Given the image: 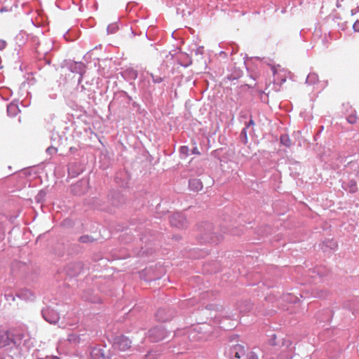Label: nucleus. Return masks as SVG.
<instances>
[{"mask_svg":"<svg viewBox=\"0 0 359 359\" xmlns=\"http://www.w3.org/2000/svg\"><path fill=\"white\" fill-rule=\"evenodd\" d=\"M132 101V97L125 91L121 90L114 93L113 100L109 104V109L115 108L118 106L126 107Z\"/></svg>","mask_w":359,"mask_h":359,"instance_id":"f257e3e1","label":"nucleus"},{"mask_svg":"<svg viewBox=\"0 0 359 359\" xmlns=\"http://www.w3.org/2000/svg\"><path fill=\"white\" fill-rule=\"evenodd\" d=\"M112 346L115 350L126 351L130 348L131 340L124 335L116 336L112 339Z\"/></svg>","mask_w":359,"mask_h":359,"instance_id":"f03ea898","label":"nucleus"},{"mask_svg":"<svg viewBox=\"0 0 359 359\" xmlns=\"http://www.w3.org/2000/svg\"><path fill=\"white\" fill-rule=\"evenodd\" d=\"M168 335V332L162 325L156 326L148 332V338L151 342H158L163 340Z\"/></svg>","mask_w":359,"mask_h":359,"instance_id":"7ed1b4c3","label":"nucleus"},{"mask_svg":"<svg viewBox=\"0 0 359 359\" xmlns=\"http://www.w3.org/2000/svg\"><path fill=\"white\" fill-rule=\"evenodd\" d=\"M41 315L43 319L50 324L57 323L60 319L59 313L50 307L42 309Z\"/></svg>","mask_w":359,"mask_h":359,"instance_id":"20e7f679","label":"nucleus"},{"mask_svg":"<svg viewBox=\"0 0 359 359\" xmlns=\"http://www.w3.org/2000/svg\"><path fill=\"white\" fill-rule=\"evenodd\" d=\"M170 222L173 226L184 228L187 226V221L182 212H175L170 217Z\"/></svg>","mask_w":359,"mask_h":359,"instance_id":"39448f33","label":"nucleus"},{"mask_svg":"<svg viewBox=\"0 0 359 359\" xmlns=\"http://www.w3.org/2000/svg\"><path fill=\"white\" fill-rule=\"evenodd\" d=\"M86 65L82 62H71L68 65V69L73 73H76L79 74V78L78 79L79 82H81L83 78V74L86 72Z\"/></svg>","mask_w":359,"mask_h":359,"instance_id":"423d86ee","label":"nucleus"},{"mask_svg":"<svg viewBox=\"0 0 359 359\" xmlns=\"http://www.w3.org/2000/svg\"><path fill=\"white\" fill-rule=\"evenodd\" d=\"M228 354L231 359H240L245 354L244 346L241 344L233 345L229 348Z\"/></svg>","mask_w":359,"mask_h":359,"instance_id":"0eeeda50","label":"nucleus"},{"mask_svg":"<svg viewBox=\"0 0 359 359\" xmlns=\"http://www.w3.org/2000/svg\"><path fill=\"white\" fill-rule=\"evenodd\" d=\"M83 265L81 262L71 263L67 266V273L70 276L79 275L83 270Z\"/></svg>","mask_w":359,"mask_h":359,"instance_id":"6e6552de","label":"nucleus"},{"mask_svg":"<svg viewBox=\"0 0 359 359\" xmlns=\"http://www.w3.org/2000/svg\"><path fill=\"white\" fill-rule=\"evenodd\" d=\"M341 187L345 191H348L351 194L356 193L358 190L357 182L354 180H350L347 182L343 181L341 183Z\"/></svg>","mask_w":359,"mask_h":359,"instance_id":"1a4fd4ad","label":"nucleus"},{"mask_svg":"<svg viewBox=\"0 0 359 359\" xmlns=\"http://www.w3.org/2000/svg\"><path fill=\"white\" fill-rule=\"evenodd\" d=\"M92 359H106L105 352L103 348L95 347L90 351Z\"/></svg>","mask_w":359,"mask_h":359,"instance_id":"9d476101","label":"nucleus"},{"mask_svg":"<svg viewBox=\"0 0 359 359\" xmlns=\"http://www.w3.org/2000/svg\"><path fill=\"white\" fill-rule=\"evenodd\" d=\"M16 295L23 300H32L34 299V294L27 289L20 290Z\"/></svg>","mask_w":359,"mask_h":359,"instance_id":"9b49d317","label":"nucleus"},{"mask_svg":"<svg viewBox=\"0 0 359 359\" xmlns=\"http://www.w3.org/2000/svg\"><path fill=\"white\" fill-rule=\"evenodd\" d=\"M189 187L191 190L194 191H198L202 189L203 184L198 179H191L189 181Z\"/></svg>","mask_w":359,"mask_h":359,"instance_id":"f8f14e48","label":"nucleus"},{"mask_svg":"<svg viewBox=\"0 0 359 359\" xmlns=\"http://www.w3.org/2000/svg\"><path fill=\"white\" fill-rule=\"evenodd\" d=\"M19 111L18 106L15 103H10L7 106V113L10 116H15L18 114Z\"/></svg>","mask_w":359,"mask_h":359,"instance_id":"ddd939ff","label":"nucleus"},{"mask_svg":"<svg viewBox=\"0 0 359 359\" xmlns=\"http://www.w3.org/2000/svg\"><path fill=\"white\" fill-rule=\"evenodd\" d=\"M318 82V76L314 72H311L308 74L306 83L309 85H313Z\"/></svg>","mask_w":359,"mask_h":359,"instance_id":"4468645a","label":"nucleus"},{"mask_svg":"<svg viewBox=\"0 0 359 359\" xmlns=\"http://www.w3.org/2000/svg\"><path fill=\"white\" fill-rule=\"evenodd\" d=\"M156 318L160 321H168L170 319V316H168L165 315V309H160L156 313Z\"/></svg>","mask_w":359,"mask_h":359,"instance_id":"2eb2a0df","label":"nucleus"},{"mask_svg":"<svg viewBox=\"0 0 359 359\" xmlns=\"http://www.w3.org/2000/svg\"><path fill=\"white\" fill-rule=\"evenodd\" d=\"M252 305L250 302H245L238 306V310L241 313H247L252 309Z\"/></svg>","mask_w":359,"mask_h":359,"instance_id":"dca6fc26","label":"nucleus"},{"mask_svg":"<svg viewBox=\"0 0 359 359\" xmlns=\"http://www.w3.org/2000/svg\"><path fill=\"white\" fill-rule=\"evenodd\" d=\"M280 142L283 145L287 147H290L291 146V140L287 134H283L280 135Z\"/></svg>","mask_w":359,"mask_h":359,"instance_id":"f3484780","label":"nucleus"},{"mask_svg":"<svg viewBox=\"0 0 359 359\" xmlns=\"http://www.w3.org/2000/svg\"><path fill=\"white\" fill-rule=\"evenodd\" d=\"M189 148L187 146H181L179 151L181 158H186L189 155Z\"/></svg>","mask_w":359,"mask_h":359,"instance_id":"a211bd4d","label":"nucleus"},{"mask_svg":"<svg viewBox=\"0 0 359 359\" xmlns=\"http://www.w3.org/2000/svg\"><path fill=\"white\" fill-rule=\"evenodd\" d=\"M328 269L322 267H316L313 270V273H316L320 277L326 276L328 273Z\"/></svg>","mask_w":359,"mask_h":359,"instance_id":"6ab92c4d","label":"nucleus"},{"mask_svg":"<svg viewBox=\"0 0 359 359\" xmlns=\"http://www.w3.org/2000/svg\"><path fill=\"white\" fill-rule=\"evenodd\" d=\"M119 27L117 22L111 23L108 25L107 31L109 34L116 33L118 30Z\"/></svg>","mask_w":359,"mask_h":359,"instance_id":"aec40b11","label":"nucleus"},{"mask_svg":"<svg viewBox=\"0 0 359 359\" xmlns=\"http://www.w3.org/2000/svg\"><path fill=\"white\" fill-rule=\"evenodd\" d=\"M239 140L243 144H246L248 142L247 130L242 129L239 135Z\"/></svg>","mask_w":359,"mask_h":359,"instance_id":"412c9836","label":"nucleus"},{"mask_svg":"<svg viewBox=\"0 0 359 359\" xmlns=\"http://www.w3.org/2000/svg\"><path fill=\"white\" fill-rule=\"evenodd\" d=\"M67 339L70 343L74 344L79 343L81 340L80 337L75 333L68 334Z\"/></svg>","mask_w":359,"mask_h":359,"instance_id":"4be33fe9","label":"nucleus"},{"mask_svg":"<svg viewBox=\"0 0 359 359\" xmlns=\"http://www.w3.org/2000/svg\"><path fill=\"white\" fill-rule=\"evenodd\" d=\"M79 241L83 243H88L93 242L95 239L89 235H83L80 236Z\"/></svg>","mask_w":359,"mask_h":359,"instance_id":"5701e85b","label":"nucleus"},{"mask_svg":"<svg viewBox=\"0 0 359 359\" xmlns=\"http://www.w3.org/2000/svg\"><path fill=\"white\" fill-rule=\"evenodd\" d=\"M150 76L151 77L152 81L154 83H160L163 82L164 80V77L155 75L153 73H150Z\"/></svg>","mask_w":359,"mask_h":359,"instance_id":"b1692460","label":"nucleus"},{"mask_svg":"<svg viewBox=\"0 0 359 359\" xmlns=\"http://www.w3.org/2000/svg\"><path fill=\"white\" fill-rule=\"evenodd\" d=\"M149 81L147 80L145 78L141 79L140 86L144 90H148V87L149 86Z\"/></svg>","mask_w":359,"mask_h":359,"instance_id":"393cba45","label":"nucleus"},{"mask_svg":"<svg viewBox=\"0 0 359 359\" xmlns=\"http://www.w3.org/2000/svg\"><path fill=\"white\" fill-rule=\"evenodd\" d=\"M324 245L334 250L337 247V243L333 240H329L324 243Z\"/></svg>","mask_w":359,"mask_h":359,"instance_id":"a878e982","label":"nucleus"},{"mask_svg":"<svg viewBox=\"0 0 359 359\" xmlns=\"http://www.w3.org/2000/svg\"><path fill=\"white\" fill-rule=\"evenodd\" d=\"M4 297L6 301L8 302H14L15 301V296L11 292H5Z\"/></svg>","mask_w":359,"mask_h":359,"instance_id":"bb28decb","label":"nucleus"},{"mask_svg":"<svg viewBox=\"0 0 359 359\" xmlns=\"http://www.w3.org/2000/svg\"><path fill=\"white\" fill-rule=\"evenodd\" d=\"M57 149L56 147H49L46 149V153L49 155H53L56 154Z\"/></svg>","mask_w":359,"mask_h":359,"instance_id":"cd10ccee","label":"nucleus"},{"mask_svg":"<svg viewBox=\"0 0 359 359\" xmlns=\"http://www.w3.org/2000/svg\"><path fill=\"white\" fill-rule=\"evenodd\" d=\"M324 313L326 314V317L325 318H320V320L321 321H326V320H329L330 318V316H331V311L329 310V309H325L324 311Z\"/></svg>","mask_w":359,"mask_h":359,"instance_id":"c85d7f7f","label":"nucleus"},{"mask_svg":"<svg viewBox=\"0 0 359 359\" xmlns=\"http://www.w3.org/2000/svg\"><path fill=\"white\" fill-rule=\"evenodd\" d=\"M255 125V121H253V119L251 118L249 121L248 122H245V127L243 128L245 130H248V128L250 126H253Z\"/></svg>","mask_w":359,"mask_h":359,"instance_id":"c756f323","label":"nucleus"},{"mask_svg":"<svg viewBox=\"0 0 359 359\" xmlns=\"http://www.w3.org/2000/svg\"><path fill=\"white\" fill-rule=\"evenodd\" d=\"M346 119L347 121L351 124H353L356 122V117L354 115L348 116Z\"/></svg>","mask_w":359,"mask_h":359,"instance_id":"7c9ffc66","label":"nucleus"},{"mask_svg":"<svg viewBox=\"0 0 359 359\" xmlns=\"http://www.w3.org/2000/svg\"><path fill=\"white\" fill-rule=\"evenodd\" d=\"M194 147L191 149V154H196V155H201V152L198 151V148L196 147V142H194Z\"/></svg>","mask_w":359,"mask_h":359,"instance_id":"2f4dec72","label":"nucleus"},{"mask_svg":"<svg viewBox=\"0 0 359 359\" xmlns=\"http://www.w3.org/2000/svg\"><path fill=\"white\" fill-rule=\"evenodd\" d=\"M7 45V43L6 41L0 39V50H4Z\"/></svg>","mask_w":359,"mask_h":359,"instance_id":"473e14b6","label":"nucleus"},{"mask_svg":"<svg viewBox=\"0 0 359 359\" xmlns=\"http://www.w3.org/2000/svg\"><path fill=\"white\" fill-rule=\"evenodd\" d=\"M248 359H258V356L254 352H250L248 355Z\"/></svg>","mask_w":359,"mask_h":359,"instance_id":"72a5a7b5","label":"nucleus"},{"mask_svg":"<svg viewBox=\"0 0 359 359\" xmlns=\"http://www.w3.org/2000/svg\"><path fill=\"white\" fill-rule=\"evenodd\" d=\"M355 32H359V20H356L353 25Z\"/></svg>","mask_w":359,"mask_h":359,"instance_id":"f704fd0d","label":"nucleus"},{"mask_svg":"<svg viewBox=\"0 0 359 359\" xmlns=\"http://www.w3.org/2000/svg\"><path fill=\"white\" fill-rule=\"evenodd\" d=\"M48 97L52 100H55L57 98V95L55 93H52L48 95Z\"/></svg>","mask_w":359,"mask_h":359,"instance_id":"c9c22d12","label":"nucleus"},{"mask_svg":"<svg viewBox=\"0 0 359 359\" xmlns=\"http://www.w3.org/2000/svg\"><path fill=\"white\" fill-rule=\"evenodd\" d=\"M137 76V71L132 70L131 71V77L134 79H135Z\"/></svg>","mask_w":359,"mask_h":359,"instance_id":"e433bc0d","label":"nucleus"},{"mask_svg":"<svg viewBox=\"0 0 359 359\" xmlns=\"http://www.w3.org/2000/svg\"><path fill=\"white\" fill-rule=\"evenodd\" d=\"M4 354V351H0V359H13L12 357L8 358H3V355Z\"/></svg>","mask_w":359,"mask_h":359,"instance_id":"4c0bfd02","label":"nucleus"},{"mask_svg":"<svg viewBox=\"0 0 359 359\" xmlns=\"http://www.w3.org/2000/svg\"><path fill=\"white\" fill-rule=\"evenodd\" d=\"M132 104H133V107L134 108H137V109H138V108H140V104H138V103H137V102H133L132 103Z\"/></svg>","mask_w":359,"mask_h":359,"instance_id":"58836bf2","label":"nucleus"},{"mask_svg":"<svg viewBox=\"0 0 359 359\" xmlns=\"http://www.w3.org/2000/svg\"><path fill=\"white\" fill-rule=\"evenodd\" d=\"M46 359H60L57 356H47Z\"/></svg>","mask_w":359,"mask_h":359,"instance_id":"ea45409f","label":"nucleus"},{"mask_svg":"<svg viewBox=\"0 0 359 359\" xmlns=\"http://www.w3.org/2000/svg\"><path fill=\"white\" fill-rule=\"evenodd\" d=\"M88 301H90L91 302H93V303H96L97 302V301L95 299H87Z\"/></svg>","mask_w":359,"mask_h":359,"instance_id":"a19ab883","label":"nucleus"},{"mask_svg":"<svg viewBox=\"0 0 359 359\" xmlns=\"http://www.w3.org/2000/svg\"><path fill=\"white\" fill-rule=\"evenodd\" d=\"M357 11H358V8L351 10L352 15H354L357 12Z\"/></svg>","mask_w":359,"mask_h":359,"instance_id":"79ce46f5","label":"nucleus"},{"mask_svg":"<svg viewBox=\"0 0 359 359\" xmlns=\"http://www.w3.org/2000/svg\"><path fill=\"white\" fill-rule=\"evenodd\" d=\"M196 53H202V51H201V48H198V49H197V50H196Z\"/></svg>","mask_w":359,"mask_h":359,"instance_id":"37998d69","label":"nucleus"},{"mask_svg":"<svg viewBox=\"0 0 359 359\" xmlns=\"http://www.w3.org/2000/svg\"><path fill=\"white\" fill-rule=\"evenodd\" d=\"M219 55H226V53H225V52H224V51H221V52L219 53Z\"/></svg>","mask_w":359,"mask_h":359,"instance_id":"c03bdc74","label":"nucleus"},{"mask_svg":"<svg viewBox=\"0 0 359 359\" xmlns=\"http://www.w3.org/2000/svg\"><path fill=\"white\" fill-rule=\"evenodd\" d=\"M115 359H124V358L123 357L118 356V357L116 358Z\"/></svg>","mask_w":359,"mask_h":359,"instance_id":"a18cd8bd","label":"nucleus"},{"mask_svg":"<svg viewBox=\"0 0 359 359\" xmlns=\"http://www.w3.org/2000/svg\"><path fill=\"white\" fill-rule=\"evenodd\" d=\"M71 170H72V168H69L68 171H69V174L71 173Z\"/></svg>","mask_w":359,"mask_h":359,"instance_id":"49530a36","label":"nucleus"},{"mask_svg":"<svg viewBox=\"0 0 359 359\" xmlns=\"http://www.w3.org/2000/svg\"><path fill=\"white\" fill-rule=\"evenodd\" d=\"M186 302H191V299H188V300H186Z\"/></svg>","mask_w":359,"mask_h":359,"instance_id":"de8ad7c7","label":"nucleus"},{"mask_svg":"<svg viewBox=\"0 0 359 359\" xmlns=\"http://www.w3.org/2000/svg\"><path fill=\"white\" fill-rule=\"evenodd\" d=\"M210 239H211L212 243L215 242V241H213L212 238Z\"/></svg>","mask_w":359,"mask_h":359,"instance_id":"09e8293b","label":"nucleus"}]
</instances>
